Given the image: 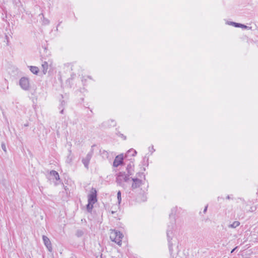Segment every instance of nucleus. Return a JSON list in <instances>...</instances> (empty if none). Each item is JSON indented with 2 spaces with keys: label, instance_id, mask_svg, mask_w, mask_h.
<instances>
[{
  "label": "nucleus",
  "instance_id": "19",
  "mask_svg": "<svg viewBox=\"0 0 258 258\" xmlns=\"http://www.w3.org/2000/svg\"><path fill=\"white\" fill-rule=\"evenodd\" d=\"M84 234V232L82 230H79L77 231L76 232V235L78 236V237H81Z\"/></svg>",
  "mask_w": 258,
  "mask_h": 258
},
{
  "label": "nucleus",
  "instance_id": "14",
  "mask_svg": "<svg viewBox=\"0 0 258 258\" xmlns=\"http://www.w3.org/2000/svg\"><path fill=\"white\" fill-rule=\"evenodd\" d=\"M30 70L34 74L37 75L39 72V69L37 67L31 66L30 67Z\"/></svg>",
  "mask_w": 258,
  "mask_h": 258
},
{
  "label": "nucleus",
  "instance_id": "4",
  "mask_svg": "<svg viewBox=\"0 0 258 258\" xmlns=\"http://www.w3.org/2000/svg\"><path fill=\"white\" fill-rule=\"evenodd\" d=\"M21 88L24 90H28L30 88L29 80L27 78L23 77L19 81Z\"/></svg>",
  "mask_w": 258,
  "mask_h": 258
},
{
  "label": "nucleus",
  "instance_id": "20",
  "mask_svg": "<svg viewBox=\"0 0 258 258\" xmlns=\"http://www.w3.org/2000/svg\"><path fill=\"white\" fill-rule=\"evenodd\" d=\"M2 148L3 149V150L5 151V152H6L7 150H6V146L4 144H2Z\"/></svg>",
  "mask_w": 258,
  "mask_h": 258
},
{
  "label": "nucleus",
  "instance_id": "18",
  "mask_svg": "<svg viewBox=\"0 0 258 258\" xmlns=\"http://www.w3.org/2000/svg\"><path fill=\"white\" fill-rule=\"evenodd\" d=\"M117 198L118 203L119 204H120V203H121V197L120 191H118L117 192Z\"/></svg>",
  "mask_w": 258,
  "mask_h": 258
},
{
  "label": "nucleus",
  "instance_id": "8",
  "mask_svg": "<svg viewBox=\"0 0 258 258\" xmlns=\"http://www.w3.org/2000/svg\"><path fill=\"white\" fill-rule=\"evenodd\" d=\"M91 157H92V153H89L82 160L83 163L84 164V165L85 166V167H86L87 168H88V165H89L90 161V160L91 159Z\"/></svg>",
  "mask_w": 258,
  "mask_h": 258
},
{
  "label": "nucleus",
  "instance_id": "25",
  "mask_svg": "<svg viewBox=\"0 0 258 258\" xmlns=\"http://www.w3.org/2000/svg\"><path fill=\"white\" fill-rule=\"evenodd\" d=\"M63 110H61V111H60V113H61V114H62V113H63Z\"/></svg>",
  "mask_w": 258,
  "mask_h": 258
},
{
  "label": "nucleus",
  "instance_id": "24",
  "mask_svg": "<svg viewBox=\"0 0 258 258\" xmlns=\"http://www.w3.org/2000/svg\"><path fill=\"white\" fill-rule=\"evenodd\" d=\"M226 199H228V200H229V199H230V196H228L226 197Z\"/></svg>",
  "mask_w": 258,
  "mask_h": 258
},
{
  "label": "nucleus",
  "instance_id": "1",
  "mask_svg": "<svg viewBox=\"0 0 258 258\" xmlns=\"http://www.w3.org/2000/svg\"><path fill=\"white\" fill-rule=\"evenodd\" d=\"M97 201V191L95 188H92L90 193L88 196V204L87 205V210L89 212H91L93 205Z\"/></svg>",
  "mask_w": 258,
  "mask_h": 258
},
{
  "label": "nucleus",
  "instance_id": "22",
  "mask_svg": "<svg viewBox=\"0 0 258 258\" xmlns=\"http://www.w3.org/2000/svg\"><path fill=\"white\" fill-rule=\"evenodd\" d=\"M208 206H206L204 210V213H205L207 212Z\"/></svg>",
  "mask_w": 258,
  "mask_h": 258
},
{
  "label": "nucleus",
  "instance_id": "2",
  "mask_svg": "<svg viewBox=\"0 0 258 258\" xmlns=\"http://www.w3.org/2000/svg\"><path fill=\"white\" fill-rule=\"evenodd\" d=\"M123 237V235L120 232L115 230H111L110 233V239L119 246L121 245Z\"/></svg>",
  "mask_w": 258,
  "mask_h": 258
},
{
  "label": "nucleus",
  "instance_id": "9",
  "mask_svg": "<svg viewBox=\"0 0 258 258\" xmlns=\"http://www.w3.org/2000/svg\"><path fill=\"white\" fill-rule=\"evenodd\" d=\"M123 157L121 155L117 156L115 157L113 161V166L114 167H117L121 165L122 163Z\"/></svg>",
  "mask_w": 258,
  "mask_h": 258
},
{
  "label": "nucleus",
  "instance_id": "17",
  "mask_svg": "<svg viewBox=\"0 0 258 258\" xmlns=\"http://www.w3.org/2000/svg\"><path fill=\"white\" fill-rule=\"evenodd\" d=\"M41 15L42 16V23H43V24H44V25L48 24L49 23V20L47 19L44 18V16H43V15L42 14Z\"/></svg>",
  "mask_w": 258,
  "mask_h": 258
},
{
  "label": "nucleus",
  "instance_id": "26",
  "mask_svg": "<svg viewBox=\"0 0 258 258\" xmlns=\"http://www.w3.org/2000/svg\"><path fill=\"white\" fill-rule=\"evenodd\" d=\"M180 258H186V256H184L183 257H181Z\"/></svg>",
  "mask_w": 258,
  "mask_h": 258
},
{
  "label": "nucleus",
  "instance_id": "27",
  "mask_svg": "<svg viewBox=\"0 0 258 258\" xmlns=\"http://www.w3.org/2000/svg\"><path fill=\"white\" fill-rule=\"evenodd\" d=\"M103 153H106V154H107V152H106V151H103Z\"/></svg>",
  "mask_w": 258,
  "mask_h": 258
},
{
  "label": "nucleus",
  "instance_id": "12",
  "mask_svg": "<svg viewBox=\"0 0 258 258\" xmlns=\"http://www.w3.org/2000/svg\"><path fill=\"white\" fill-rule=\"evenodd\" d=\"M50 175L51 176H52L53 179H54L56 180H59V174H58V173L56 171H55L54 170L51 171L50 172Z\"/></svg>",
  "mask_w": 258,
  "mask_h": 258
},
{
  "label": "nucleus",
  "instance_id": "7",
  "mask_svg": "<svg viewBox=\"0 0 258 258\" xmlns=\"http://www.w3.org/2000/svg\"><path fill=\"white\" fill-rule=\"evenodd\" d=\"M133 181L132 187L133 189H136L139 187L142 184V180L138 178H132Z\"/></svg>",
  "mask_w": 258,
  "mask_h": 258
},
{
  "label": "nucleus",
  "instance_id": "16",
  "mask_svg": "<svg viewBox=\"0 0 258 258\" xmlns=\"http://www.w3.org/2000/svg\"><path fill=\"white\" fill-rule=\"evenodd\" d=\"M130 154H131L132 156H135L137 154V152L134 149H130L127 151V154L125 155V157H126Z\"/></svg>",
  "mask_w": 258,
  "mask_h": 258
},
{
  "label": "nucleus",
  "instance_id": "11",
  "mask_svg": "<svg viewBox=\"0 0 258 258\" xmlns=\"http://www.w3.org/2000/svg\"><path fill=\"white\" fill-rule=\"evenodd\" d=\"M42 72L43 74L45 75L48 69V64L46 61H43L41 64Z\"/></svg>",
  "mask_w": 258,
  "mask_h": 258
},
{
  "label": "nucleus",
  "instance_id": "3",
  "mask_svg": "<svg viewBox=\"0 0 258 258\" xmlns=\"http://www.w3.org/2000/svg\"><path fill=\"white\" fill-rule=\"evenodd\" d=\"M128 175L124 172H119L116 177L117 183L121 186H124V183L130 180Z\"/></svg>",
  "mask_w": 258,
  "mask_h": 258
},
{
  "label": "nucleus",
  "instance_id": "6",
  "mask_svg": "<svg viewBox=\"0 0 258 258\" xmlns=\"http://www.w3.org/2000/svg\"><path fill=\"white\" fill-rule=\"evenodd\" d=\"M42 239L45 245L46 246L48 250L51 251L52 249V246L49 239L45 235H43Z\"/></svg>",
  "mask_w": 258,
  "mask_h": 258
},
{
  "label": "nucleus",
  "instance_id": "15",
  "mask_svg": "<svg viewBox=\"0 0 258 258\" xmlns=\"http://www.w3.org/2000/svg\"><path fill=\"white\" fill-rule=\"evenodd\" d=\"M239 225H240V222L239 221H235L233 222L232 224L229 225L228 227L231 228H236L237 227L239 226Z\"/></svg>",
  "mask_w": 258,
  "mask_h": 258
},
{
  "label": "nucleus",
  "instance_id": "21",
  "mask_svg": "<svg viewBox=\"0 0 258 258\" xmlns=\"http://www.w3.org/2000/svg\"><path fill=\"white\" fill-rule=\"evenodd\" d=\"M149 150L152 151V152H153L155 150L153 148V146H152L151 147H149Z\"/></svg>",
  "mask_w": 258,
  "mask_h": 258
},
{
  "label": "nucleus",
  "instance_id": "10",
  "mask_svg": "<svg viewBox=\"0 0 258 258\" xmlns=\"http://www.w3.org/2000/svg\"><path fill=\"white\" fill-rule=\"evenodd\" d=\"M228 24L234 26L235 27H240V28H244V29H251V27H248L246 25H244L243 24H241L240 23H237L233 22H230L229 23H228Z\"/></svg>",
  "mask_w": 258,
  "mask_h": 258
},
{
  "label": "nucleus",
  "instance_id": "13",
  "mask_svg": "<svg viewBox=\"0 0 258 258\" xmlns=\"http://www.w3.org/2000/svg\"><path fill=\"white\" fill-rule=\"evenodd\" d=\"M126 169L127 170V175H128V176H130L133 174L134 170H133L132 165L131 164H128L127 165Z\"/></svg>",
  "mask_w": 258,
  "mask_h": 258
},
{
  "label": "nucleus",
  "instance_id": "23",
  "mask_svg": "<svg viewBox=\"0 0 258 258\" xmlns=\"http://www.w3.org/2000/svg\"><path fill=\"white\" fill-rule=\"evenodd\" d=\"M236 248H237V247H236L235 248H234V249H233L232 250V251H231V253H233V252L234 251V250H235Z\"/></svg>",
  "mask_w": 258,
  "mask_h": 258
},
{
  "label": "nucleus",
  "instance_id": "5",
  "mask_svg": "<svg viewBox=\"0 0 258 258\" xmlns=\"http://www.w3.org/2000/svg\"><path fill=\"white\" fill-rule=\"evenodd\" d=\"M173 235L172 231L169 229H168L167 230V236L168 238V245H169V251L170 253L171 256L172 257V258H174V255L173 254V250H172V243L171 242V240L172 239V237Z\"/></svg>",
  "mask_w": 258,
  "mask_h": 258
}]
</instances>
